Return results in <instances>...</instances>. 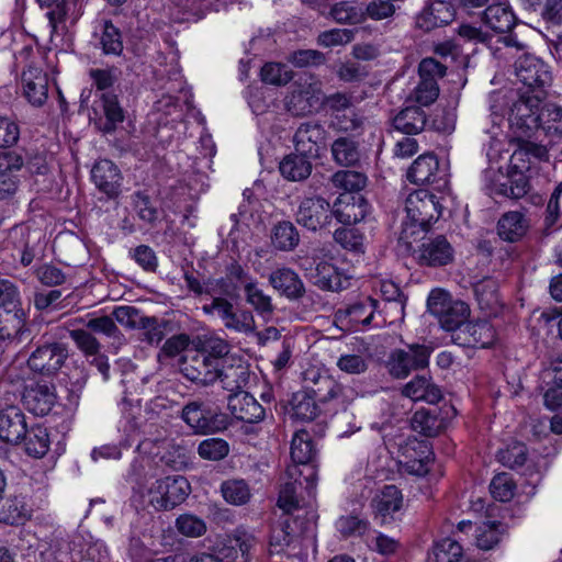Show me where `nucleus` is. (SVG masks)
Masks as SVG:
<instances>
[{"label":"nucleus","mask_w":562,"mask_h":562,"mask_svg":"<svg viewBox=\"0 0 562 562\" xmlns=\"http://www.w3.org/2000/svg\"><path fill=\"white\" fill-rule=\"evenodd\" d=\"M303 380V391L314 394L321 404L334 411L346 409L356 398V391L351 386L337 382L317 369L306 370Z\"/></svg>","instance_id":"nucleus-1"},{"label":"nucleus","mask_w":562,"mask_h":562,"mask_svg":"<svg viewBox=\"0 0 562 562\" xmlns=\"http://www.w3.org/2000/svg\"><path fill=\"white\" fill-rule=\"evenodd\" d=\"M180 417L196 435L220 432L228 426L227 415L203 401L188 402Z\"/></svg>","instance_id":"nucleus-2"},{"label":"nucleus","mask_w":562,"mask_h":562,"mask_svg":"<svg viewBox=\"0 0 562 562\" xmlns=\"http://www.w3.org/2000/svg\"><path fill=\"white\" fill-rule=\"evenodd\" d=\"M442 205L437 195L427 190H415L405 199V211L412 226L428 231L441 215Z\"/></svg>","instance_id":"nucleus-3"},{"label":"nucleus","mask_w":562,"mask_h":562,"mask_svg":"<svg viewBox=\"0 0 562 562\" xmlns=\"http://www.w3.org/2000/svg\"><path fill=\"white\" fill-rule=\"evenodd\" d=\"M191 486L182 475L166 476L156 480L148 490L149 504L156 509H172L184 502Z\"/></svg>","instance_id":"nucleus-4"},{"label":"nucleus","mask_w":562,"mask_h":562,"mask_svg":"<svg viewBox=\"0 0 562 562\" xmlns=\"http://www.w3.org/2000/svg\"><path fill=\"white\" fill-rule=\"evenodd\" d=\"M203 313L217 315L225 328L236 333L251 335L256 333V322L248 310L236 308L224 297H214L210 304L202 306Z\"/></svg>","instance_id":"nucleus-5"},{"label":"nucleus","mask_w":562,"mask_h":562,"mask_svg":"<svg viewBox=\"0 0 562 562\" xmlns=\"http://www.w3.org/2000/svg\"><path fill=\"white\" fill-rule=\"evenodd\" d=\"M23 166L24 159L16 151H0V202L7 205L19 203L22 186L19 172Z\"/></svg>","instance_id":"nucleus-6"},{"label":"nucleus","mask_w":562,"mask_h":562,"mask_svg":"<svg viewBox=\"0 0 562 562\" xmlns=\"http://www.w3.org/2000/svg\"><path fill=\"white\" fill-rule=\"evenodd\" d=\"M517 79L532 93L543 94L551 86L552 72L550 66L533 55H525L515 64Z\"/></svg>","instance_id":"nucleus-7"},{"label":"nucleus","mask_w":562,"mask_h":562,"mask_svg":"<svg viewBox=\"0 0 562 562\" xmlns=\"http://www.w3.org/2000/svg\"><path fill=\"white\" fill-rule=\"evenodd\" d=\"M379 302L371 296H362L335 312V322L348 330H357L360 326H374Z\"/></svg>","instance_id":"nucleus-8"},{"label":"nucleus","mask_w":562,"mask_h":562,"mask_svg":"<svg viewBox=\"0 0 562 562\" xmlns=\"http://www.w3.org/2000/svg\"><path fill=\"white\" fill-rule=\"evenodd\" d=\"M429 356V348L418 344L409 345L407 350L395 349L387 360L389 372L396 379H404L412 371L427 367Z\"/></svg>","instance_id":"nucleus-9"},{"label":"nucleus","mask_w":562,"mask_h":562,"mask_svg":"<svg viewBox=\"0 0 562 562\" xmlns=\"http://www.w3.org/2000/svg\"><path fill=\"white\" fill-rule=\"evenodd\" d=\"M407 179L416 184H431L437 190L448 186V173L441 168L434 154H424L417 157L407 171Z\"/></svg>","instance_id":"nucleus-10"},{"label":"nucleus","mask_w":562,"mask_h":562,"mask_svg":"<svg viewBox=\"0 0 562 562\" xmlns=\"http://www.w3.org/2000/svg\"><path fill=\"white\" fill-rule=\"evenodd\" d=\"M543 97V94L522 92L510 108L509 122L512 126L522 132L538 130V114Z\"/></svg>","instance_id":"nucleus-11"},{"label":"nucleus","mask_w":562,"mask_h":562,"mask_svg":"<svg viewBox=\"0 0 562 562\" xmlns=\"http://www.w3.org/2000/svg\"><path fill=\"white\" fill-rule=\"evenodd\" d=\"M327 134L326 128L319 122L301 123L293 136L295 150L306 157L317 158L321 150L326 147Z\"/></svg>","instance_id":"nucleus-12"},{"label":"nucleus","mask_w":562,"mask_h":562,"mask_svg":"<svg viewBox=\"0 0 562 562\" xmlns=\"http://www.w3.org/2000/svg\"><path fill=\"white\" fill-rule=\"evenodd\" d=\"M68 357L67 348L60 342L38 346L29 357L27 366L44 375L55 374Z\"/></svg>","instance_id":"nucleus-13"},{"label":"nucleus","mask_w":562,"mask_h":562,"mask_svg":"<svg viewBox=\"0 0 562 562\" xmlns=\"http://www.w3.org/2000/svg\"><path fill=\"white\" fill-rule=\"evenodd\" d=\"M56 401L55 385L43 380L27 384L22 394L24 406L36 416L47 415L55 406Z\"/></svg>","instance_id":"nucleus-14"},{"label":"nucleus","mask_w":562,"mask_h":562,"mask_svg":"<svg viewBox=\"0 0 562 562\" xmlns=\"http://www.w3.org/2000/svg\"><path fill=\"white\" fill-rule=\"evenodd\" d=\"M333 216V207L322 196L305 198L299 205L296 222L310 231H316L328 224Z\"/></svg>","instance_id":"nucleus-15"},{"label":"nucleus","mask_w":562,"mask_h":562,"mask_svg":"<svg viewBox=\"0 0 562 562\" xmlns=\"http://www.w3.org/2000/svg\"><path fill=\"white\" fill-rule=\"evenodd\" d=\"M454 259V249L443 235L425 239L417 250L419 265L427 267H445Z\"/></svg>","instance_id":"nucleus-16"},{"label":"nucleus","mask_w":562,"mask_h":562,"mask_svg":"<svg viewBox=\"0 0 562 562\" xmlns=\"http://www.w3.org/2000/svg\"><path fill=\"white\" fill-rule=\"evenodd\" d=\"M220 363L221 361L210 357L209 353L198 351L183 362L181 372L191 382L210 385L218 379Z\"/></svg>","instance_id":"nucleus-17"},{"label":"nucleus","mask_w":562,"mask_h":562,"mask_svg":"<svg viewBox=\"0 0 562 562\" xmlns=\"http://www.w3.org/2000/svg\"><path fill=\"white\" fill-rule=\"evenodd\" d=\"M322 103L323 90L318 80L300 85L286 98V108L294 115L312 113Z\"/></svg>","instance_id":"nucleus-18"},{"label":"nucleus","mask_w":562,"mask_h":562,"mask_svg":"<svg viewBox=\"0 0 562 562\" xmlns=\"http://www.w3.org/2000/svg\"><path fill=\"white\" fill-rule=\"evenodd\" d=\"M495 338V329L487 321L467 322L457 334H452L457 345L473 348H488Z\"/></svg>","instance_id":"nucleus-19"},{"label":"nucleus","mask_w":562,"mask_h":562,"mask_svg":"<svg viewBox=\"0 0 562 562\" xmlns=\"http://www.w3.org/2000/svg\"><path fill=\"white\" fill-rule=\"evenodd\" d=\"M371 206L360 194H340L333 206V216L345 225L361 222L370 213Z\"/></svg>","instance_id":"nucleus-20"},{"label":"nucleus","mask_w":562,"mask_h":562,"mask_svg":"<svg viewBox=\"0 0 562 562\" xmlns=\"http://www.w3.org/2000/svg\"><path fill=\"white\" fill-rule=\"evenodd\" d=\"M312 520L303 519V516L296 514L293 517L284 516L280 524L272 528L270 536V546L277 551H282L285 547L296 542L300 535L307 530Z\"/></svg>","instance_id":"nucleus-21"},{"label":"nucleus","mask_w":562,"mask_h":562,"mask_svg":"<svg viewBox=\"0 0 562 562\" xmlns=\"http://www.w3.org/2000/svg\"><path fill=\"white\" fill-rule=\"evenodd\" d=\"M91 179L109 199H116L121 194L123 177L113 161L109 159L97 161L91 170Z\"/></svg>","instance_id":"nucleus-22"},{"label":"nucleus","mask_w":562,"mask_h":562,"mask_svg":"<svg viewBox=\"0 0 562 562\" xmlns=\"http://www.w3.org/2000/svg\"><path fill=\"white\" fill-rule=\"evenodd\" d=\"M31 338L26 314L22 307L0 308V340L20 344Z\"/></svg>","instance_id":"nucleus-23"},{"label":"nucleus","mask_w":562,"mask_h":562,"mask_svg":"<svg viewBox=\"0 0 562 562\" xmlns=\"http://www.w3.org/2000/svg\"><path fill=\"white\" fill-rule=\"evenodd\" d=\"M27 423L23 411L18 406H7L0 411V439L10 445L22 442Z\"/></svg>","instance_id":"nucleus-24"},{"label":"nucleus","mask_w":562,"mask_h":562,"mask_svg":"<svg viewBox=\"0 0 562 562\" xmlns=\"http://www.w3.org/2000/svg\"><path fill=\"white\" fill-rule=\"evenodd\" d=\"M301 474L299 469L295 465H290L286 469V475L292 481L285 482L282 484L278 498V506L284 513V516L293 517L294 513L303 516V519L310 518L313 520L315 514L313 510L303 509L300 507L299 501L296 498V490H297V480L296 477Z\"/></svg>","instance_id":"nucleus-25"},{"label":"nucleus","mask_w":562,"mask_h":562,"mask_svg":"<svg viewBox=\"0 0 562 562\" xmlns=\"http://www.w3.org/2000/svg\"><path fill=\"white\" fill-rule=\"evenodd\" d=\"M454 19V9L445 0H432L416 16V25L425 32L443 26Z\"/></svg>","instance_id":"nucleus-26"},{"label":"nucleus","mask_w":562,"mask_h":562,"mask_svg":"<svg viewBox=\"0 0 562 562\" xmlns=\"http://www.w3.org/2000/svg\"><path fill=\"white\" fill-rule=\"evenodd\" d=\"M228 408L232 415L245 423H259L265 418L266 411L249 393H235L228 397Z\"/></svg>","instance_id":"nucleus-27"},{"label":"nucleus","mask_w":562,"mask_h":562,"mask_svg":"<svg viewBox=\"0 0 562 562\" xmlns=\"http://www.w3.org/2000/svg\"><path fill=\"white\" fill-rule=\"evenodd\" d=\"M403 496L395 485H385L371 501L374 517L380 518L381 524L393 519V515L402 508Z\"/></svg>","instance_id":"nucleus-28"},{"label":"nucleus","mask_w":562,"mask_h":562,"mask_svg":"<svg viewBox=\"0 0 562 562\" xmlns=\"http://www.w3.org/2000/svg\"><path fill=\"white\" fill-rule=\"evenodd\" d=\"M23 93L29 102L35 106L45 103L48 95V77L42 69L29 66L22 72Z\"/></svg>","instance_id":"nucleus-29"},{"label":"nucleus","mask_w":562,"mask_h":562,"mask_svg":"<svg viewBox=\"0 0 562 562\" xmlns=\"http://www.w3.org/2000/svg\"><path fill=\"white\" fill-rule=\"evenodd\" d=\"M269 283L289 300H299L305 293V286L300 276L286 267L272 271L269 276Z\"/></svg>","instance_id":"nucleus-30"},{"label":"nucleus","mask_w":562,"mask_h":562,"mask_svg":"<svg viewBox=\"0 0 562 562\" xmlns=\"http://www.w3.org/2000/svg\"><path fill=\"white\" fill-rule=\"evenodd\" d=\"M313 283L322 290L340 291L348 285V278L331 262L319 261L310 273Z\"/></svg>","instance_id":"nucleus-31"},{"label":"nucleus","mask_w":562,"mask_h":562,"mask_svg":"<svg viewBox=\"0 0 562 562\" xmlns=\"http://www.w3.org/2000/svg\"><path fill=\"white\" fill-rule=\"evenodd\" d=\"M529 229V221L520 211H509L502 215L497 223L498 236L506 241L515 243L522 238Z\"/></svg>","instance_id":"nucleus-32"},{"label":"nucleus","mask_w":562,"mask_h":562,"mask_svg":"<svg viewBox=\"0 0 562 562\" xmlns=\"http://www.w3.org/2000/svg\"><path fill=\"white\" fill-rule=\"evenodd\" d=\"M403 394L413 401H425L429 404H437L442 398L441 390L425 376H416L408 382Z\"/></svg>","instance_id":"nucleus-33"},{"label":"nucleus","mask_w":562,"mask_h":562,"mask_svg":"<svg viewBox=\"0 0 562 562\" xmlns=\"http://www.w3.org/2000/svg\"><path fill=\"white\" fill-rule=\"evenodd\" d=\"M426 121L424 110L419 106H407L394 116L393 126L404 134L414 135L424 130Z\"/></svg>","instance_id":"nucleus-34"},{"label":"nucleus","mask_w":562,"mask_h":562,"mask_svg":"<svg viewBox=\"0 0 562 562\" xmlns=\"http://www.w3.org/2000/svg\"><path fill=\"white\" fill-rule=\"evenodd\" d=\"M249 379L248 370L243 364H233L227 361H221L218 370V379L223 389L232 392L233 394L239 393Z\"/></svg>","instance_id":"nucleus-35"},{"label":"nucleus","mask_w":562,"mask_h":562,"mask_svg":"<svg viewBox=\"0 0 562 562\" xmlns=\"http://www.w3.org/2000/svg\"><path fill=\"white\" fill-rule=\"evenodd\" d=\"M333 160L342 167H353L361 158L359 143L346 136L338 137L330 146Z\"/></svg>","instance_id":"nucleus-36"},{"label":"nucleus","mask_w":562,"mask_h":562,"mask_svg":"<svg viewBox=\"0 0 562 562\" xmlns=\"http://www.w3.org/2000/svg\"><path fill=\"white\" fill-rule=\"evenodd\" d=\"M25 452L33 458H43L49 450L50 439L47 428L42 425H32L26 428V434L23 436Z\"/></svg>","instance_id":"nucleus-37"},{"label":"nucleus","mask_w":562,"mask_h":562,"mask_svg":"<svg viewBox=\"0 0 562 562\" xmlns=\"http://www.w3.org/2000/svg\"><path fill=\"white\" fill-rule=\"evenodd\" d=\"M37 232H31L26 225L14 226L9 235V243L14 246L22 266L27 267L34 259V249L31 246V238L36 237Z\"/></svg>","instance_id":"nucleus-38"},{"label":"nucleus","mask_w":562,"mask_h":562,"mask_svg":"<svg viewBox=\"0 0 562 562\" xmlns=\"http://www.w3.org/2000/svg\"><path fill=\"white\" fill-rule=\"evenodd\" d=\"M524 170L527 169L513 168V165L510 164L507 181L497 186L495 192L512 199H520L525 196L530 189V184L529 178L526 176Z\"/></svg>","instance_id":"nucleus-39"},{"label":"nucleus","mask_w":562,"mask_h":562,"mask_svg":"<svg viewBox=\"0 0 562 562\" xmlns=\"http://www.w3.org/2000/svg\"><path fill=\"white\" fill-rule=\"evenodd\" d=\"M316 396L306 391L297 392L292 398V417L301 422H312L322 412Z\"/></svg>","instance_id":"nucleus-40"},{"label":"nucleus","mask_w":562,"mask_h":562,"mask_svg":"<svg viewBox=\"0 0 562 562\" xmlns=\"http://www.w3.org/2000/svg\"><path fill=\"white\" fill-rule=\"evenodd\" d=\"M329 14L340 24H360L366 21L364 5L357 0L336 2L331 5Z\"/></svg>","instance_id":"nucleus-41"},{"label":"nucleus","mask_w":562,"mask_h":562,"mask_svg":"<svg viewBox=\"0 0 562 562\" xmlns=\"http://www.w3.org/2000/svg\"><path fill=\"white\" fill-rule=\"evenodd\" d=\"M31 517V510L22 497L0 498V522L21 525Z\"/></svg>","instance_id":"nucleus-42"},{"label":"nucleus","mask_w":562,"mask_h":562,"mask_svg":"<svg viewBox=\"0 0 562 562\" xmlns=\"http://www.w3.org/2000/svg\"><path fill=\"white\" fill-rule=\"evenodd\" d=\"M484 22L497 33H507L515 26L514 13L501 3L491 4L484 10Z\"/></svg>","instance_id":"nucleus-43"},{"label":"nucleus","mask_w":562,"mask_h":562,"mask_svg":"<svg viewBox=\"0 0 562 562\" xmlns=\"http://www.w3.org/2000/svg\"><path fill=\"white\" fill-rule=\"evenodd\" d=\"M470 315L469 305L462 301H453L446 310H442V314H438L439 323L441 327L447 331L457 334L464 326Z\"/></svg>","instance_id":"nucleus-44"},{"label":"nucleus","mask_w":562,"mask_h":562,"mask_svg":"<svg viewBox=\"0 0 562 562\" xmlns=\"http://www.w3.org/2000/svg\"><path fill=\"white\" fill-rule=\"evenodd\" d=\"M271 243L280 251H292L300 243V234L293 223L282 221L272 227Z\"/></svg>","instance_id":"nucleus-45"},{"label":"nucleus","mask_w":562,"mask_h":562,"mask_svg":"<svg viewBox=\"0 0 562 562\" xmlns=\"http://www.w3.org/2000/svg\"><path fill=\"white\" fill-rule=\"evenodd\" d=\"M291 459L294 465H306L315 457L316 450L308 431L301 429L297 430L291 441Z\"/></svg>","instance_id":"nucleus-46"},{"label":"nucleus","mask_w":562,"mask_h":562,"mask_svg":"<svg viewBox=\"0 0 562 562\" xmlns=\"http://www.w3.org/2000/svg\"><path fill=\"white\" fill-rule=\"evenodd\" d=\"M310 157L304 155H289L280 162L281 175L290 181H302L312 172Z\"/></svg>","instance_id":"nucleus-47"},{"label":"nucleus","mask_w":562,"mask_h":562,"mask_svg":"<svg viewBox=\"0 0 562 562\" xmlns=\"http://www.w3.org/2000/svg\"><path fill=\"white\" fill-rule=\"evenodd\" d=\"M531 158L536 160H546L548 159V149L546 146L529 142L522 140L519 143L517 149L513 153L510 157V164L513 168H526L529 169V162Z\"/></svg>","instance_id":"nucleus-48"},{"label":"nucleus","mask_w":562,"mask_h":562,"mask_svg":"<svg viewBox=\"0 0 562 562\" xmlns=\"http://www.w3.org/2000/svg\"><path fill=\"white\" fill-rule=\"evenodd\" d=\"M462 560L463 549L451 538L436 541L427 557V562H462Z\"/></svg>","instance_id":"nucleus-49"},{"label":"nucleus","mask_w":562,"mask_h":562,"mask_svg":"<svg viewBox=\"0 0 562 562\" xmlns=\"http://www.w3.org/2000/svg\"><path fill=\"white\" fill-rule=\"evenodd\" d=\"M246 301L250 304L258 315L269 319L273 314L274 306L271 297L266 294L255 281H248L244 285Z\"/></svg>","instance_id":"nucleus-50"},{"label":"nucleus","mask_w":562,"mask_h":562,"mask_svg":"<svg viewBox=\"0 0 562 562\" xmlns=\"http://www.w3.org/2000/svg\"><path fill=\"white\" fill-rule=\"evenodd\" d=\"M477 548L491 550L498 544L505 533V528L497 521H484L475 530Z\"/></svg>","instance_id":"nucleus-51"},{"label":"nucleus","mask_w":562,"mask_h":562,"mask_svg":"<svg viewBox=\"0 0 562 562\" xmlns=\"http://www.w3.org/2000/svg\"><path fill=\"white\" fill-rule=\"evenodd\" d=\"M99 45L105 55L119 56L123 52L122 34L111 21L103 22Z\"/></svg>","instance_id":"nucleus-52"},{"label":"nucleus","mask_w":562,"mask_h":562,"mask_svg":"<svg viewBox=\"0 0 562 562\" xmlns=\"http://www.w3.org/2000/svg\"><path fill=\"white\" fill-rule=\"evenodd\" d=\"M539 128L548 134L562 135V108L547 103L539 109Z\"/></svg>","instance_id":"nucleus-53"},{"label":"nucleus","mask_w":562,"mask_h":562,"mask_svg":"<svg viewBox=\"0 0 562 562\" xmlns=\"http://www.w3.org/2000/svg\"><path fill=\"white\" fill-rule=\"evenodd\" d=\"M228 537L231 538V543L236 546L240 558H244L246 562H249L252 557V552L258 544V539L254 531L245 527H237L228 535Z\"/></svg>","instance_id":"nucleus-54"},{"label":"nucleus","mask_w":562,"mask_h":562,"mask_svg":"<svg viewBox=\"0 0 562 562\" xmlns=\"http://www.w3.org/2000/svg\"><path fill=\"white\" fill-rule=\"evenodd\" d=\"M330 181L336 189L358 192L366 187L367 177L364 173L355 170H339L331 176Z\"/></svg>","instance_id":"nucleus-55"},{"label":"nucleus","mask_w":562,"mask_h":562,"mask_svg":"<svg viewBox=\"0 0 562 562\" xmlns=\"http://www.w3.org/2000/svg\"><path fill=\"white\" fill-rule=\"evenodd\" d=\"M411 425L414 431L434 437L441 428V420L430 411L419 409L414 413Z\"/></svg>","instance_id":"nucleus-56"},{"label":"nucleus","mask_w":562,"mask_h":562,"mask_svg":"<svg viewBox=\"0 0 562 562\" xmlns=\"http://www.w3.org/2000/svg\"><path fill=\"white\" fill-rule=\"evenodd\" d=\"M224 499L232 505H244L250 499V490L243 480H228L221 486Z\"/></svg>","instance_id":"nucleus-57"},{"label":"nucleus","mask_w":562,"mask_h":562,"mask_svg":"<svg viewBox=\"0 0 562 562\" xmlns=\"http://www.w3.org/2000/svg\"><path fill=\"white\" fill-rule=\"evenodd\" d=\"M229 453V445L222 438H207L198 446V454L201 459L220 461Z\"/></svg>","instance_id":"nucleus-58"},{"label":"nucleus","mask_w":562,"mask_h":562,"mask_svg":"<svg viewBox=\"0 0 562 562\" xmlns=\"http://www.w3.org/2000/svg\"><path fill=\"white\" fill-rule=\"evenodd\" d=\"M334 239L346 250L357 254L364 252V236L357 228H338L334 233Z\"/></svg>","instance_id":"nucleus-59"},{"label":"nucleus","mask_w":562,"mask_h":562,"mask_svg":"<svg viewBox=\"0 0 562 562\" xmlns=\"http://www.w3.org/2000/svg\"><path fill=\"white\" fill-rule=\"evenodd\" d=\"M474 294L482 308H493L499 303L497 283L492 278L477 282L474 285Z\"/></svg>","instance_id":"nucleus-60"},{"label":"nucleus","mask_w":562,"mask_h":562,"mask_svg":"<svg viewBox=\"0 0 562 562\" xmlns=\"http://www.w3.org/2000/svg\"><path fill=\"white\" fill-rule=\"evenodd\" d=\"M497 460L505 467L515 469L521 467L527 460V448L521 442H513L504 449H499Z\"/></svg>","instance_id":"nucleus-61"},{"label":"nucleus","mask_w":562,"mask_h":562,"mask_svg":"<svg viewBox=\"0 0 562 562\" xmlns=\"http://www.w3.org/2000/svg\"><path fill=\"white\" fill-rule=\"evenodd\" d=\"M362 124L363 116L355 104L331 119V125L340 132H355L359 130Z\"/></svg>","instance_id":"nucleus-62"},{"label":"nucleus","mask_w":562,"mask_h":562,"mask_svg":"<svg viewBox=\"0 0 562 562\" xmlns=\"http://www.w3.org/2000/svg\"><path fill=\"white\" fill-rule=\"evenodd\" d=\"M516 484L508 473H499L490 484L492 496L499 502H508L515 495Z\"/></svg>","instance_id":"nucleus-63"},{"label":"nucleus","mask_w":562,"mask_h":562,"mask_svg":"<svg viewBox=\"0 0 562 562\" xmlns=\"http://www.w3.org/2000/svg\"><path fill=\"white\" fill-rule=\"evenodd\" d=\"M260 75L263 82L274 86H284L292 80V72L279 63H267Z\"/></svg>","instance_id":"nucleus-64"}]
</instances>
